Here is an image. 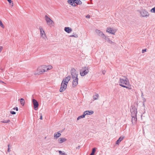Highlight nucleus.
Instances as JSON below:
<instances>
[{
    "instance_id": "nucleus-35",
    "label": "nucleus",
    "mask_w": 155,
    "mask_h": 155,
    "mask_svg": "<svg viewBox=\"0 0 155 155\" xmlns=\"http://www.w3.org/2000/svg\"><path fill=\"white\" fill-rule=\"evenodd\" d=\"M13 109L14 110H16V111H17L18 110V107H14L13 108Z\"/></svg>"
},
{
    "instance_id": "nucleus-9",
    "label": "nucleus",
    "mask_w": 155,
    "mask_h": 155,
    "mask_svg": "<svg viewBox=\"0 0 155 155\" xmlns=\"http://www.w3.org/2000/svg\"><path fill=\"white\" fill-rule=\"evenodd\" d=\"M116 31L115 29H114L110 27L107 28L106 30L107 32H108L112 35H115Z\"/></svg>"
},
{
    "instance_id": "nucleus-47",
    "label": "nucleus",
    "mask_w": 155,
    "mask_h": 155,
    "mask_svg": "<svg viewBox=\"0 0 155 155\" xmlns=\"http://www.w3.org/2000/svg\"><path fill=\"white\" fill-rule=\"evenodd\" d=\"M142 96H143V94L142 93Z\"/></svg>"
},
{
    "instance_id": "nucleus-7",
    "label": "nucleus",
    "mask_w": 155,
    "mask_h": 155,
    "mask_svg": "<svg viewBox=\"0 0 155 155\" xmlns=\"http://www.w3.org/2000/svg\"><path fill=\"white\" fill-rule=\"evenodd\" d=\"M139 12L142 17H147L149 15V14L146 10H140Z\"/></svg>"
},
{
    "instance_id": "nucleus-16",
    "label": "nucleus",
    "mask_w": 155,
    "mask_h": 155,
    "mask_svg": "<svg viewBox=\"0 0 155 155\" xmlns=\"http://www.w3.org/2000/svg\"><path fill=\"white\" fill-rule=\"evenodd\" d=\"M68 2L69 4H71L73 6H76L75 2H74V0H68Z\"/></svg>"
},
{
    "instance_id": "nucleus-32",
    "label": "nucleus",
    "mask_w": 155,
    "mask_h": 155,
    "mask_svg": "<svg viewBox=\"0 0 155 155\" xmlns=\"http://www.w3.org/2000/svg\"><path fill=\"white\" fill-rule=\"evenodd\" d=\"M70 37H74L75 38H77L78 37V35L77 34H75L74 35H72L70 36Z\"/></svg>"
},
{
    "instance_id": "nucleus-24",
    "label": "nucleus",
    "mask_w": 155,
    "mask_h": 155,
    "mask_svg": "<svg viewBox=\"0 0 155 155\" xmlns=\"http://www.w3.org/2000/svg\"><path fill=\"white\" fill-rule=\"evenodd\" d=\"M75 4L80 5L82 3L81 2L80 0H74Z\"/></svg>"
},
{
    "instance_id": "nucleus-31",
    "label": "nucleus",
    "mask_w": 155,
    "mask_h": 155,
    "mask_svg": "<svg viewBox=\"0 0 155 155\" xmlns=\"http://www.w3.org/2000/svg\"><path fill=\"white\" fill-rule=\"evenodd\" d=\"M0 26L2 28H4L5 27L4 26V25L3 24L2 22V21L0 20Z\"/></svg>"
},
{
    "instance_id": "nucleus-39",
    "label": "nucleus",
    "mask_w": 155,
    "mask_h": 155,
    "mask_svg": "<svg viewBox=\"0 0 155 155\" xmlns=\"http://www.w3.org/2000/svg\"><path fill=\"white\" fill-rule=\"evenodd\" d=\"M49 68V70L51 69L52 68V66H49V67L48 68Z\"/></svg>"
},
{
    "instance_id": "nucleus-6",
    "label": "nucleus",
    "mask_w": 155,
    "mask_h": 155,
    "mask_svg": "<svg viewBox=\"0 0 155 155\" xmlns=\"http://www.w3.org/2000/svg\"><path fill=\"white\" fill-rule=\"evenodd\" d=\"M67 84L65 82L62 81L61 87L60 89V92H62L64 91L67 88Z\"/></svg>"
},
{
    "instance_id": "nucleus-2",
    "label": "nucleus",
    "mask_w": 155,
    "mask_h": 155,
    "mask_svg": "<svg viewBox=\"0 0 155 155\" xmlns=\"http://www.w3.org/2000/svg\"><path fill=\"white\" fill-rule=\"evenodd\" d=\"M89 72L88 67H83L80 71V74L81 76H84Z\"/></svg>"
},
{
    "instance_id": "nucleus-30",
    "label": "nucleus",
    "mask_w": 155,
    "mask_h": 155,
    "mask_svg": "<svg viewBox=\"0 0 155 155\" xmlns=\"http://www.w3.org/2000/svg\"><path fill=\"white\" fill-rule=\"evenodd\" d=\"M59 152L60 155H66L64 152L63 153L61 151L59 150Z\"/></svg>"
},
{
    "instance_id": "nucleus-28",
    "label": "nucleus",
    "mask_w": 155,
    "mask_h": 155,
    "mask_svg": "<svg viewBox=\"0 0 155 155\" xmlns=\"http://www.w3.org/2000/svg\"><path fill=\"white\" fill-rule=\"evenodd\" d=\"M96 148H94L92 149V151L91 153V155H94V153L96 151Z\"/></svg>"
},
{
    "instance_id": "nucleus-19",
    "label": "nucleus",
    "mask_w": 155,
    "mask_h": 155,
    "mask_svg": "<svg viewBox=\"0 0 155 155\" xmlns=\"http://www.w3.org/2000/svg\"><path fill=\"white\" fill-rule=\"evenodd\" d=\"M132 120L131 121L132 124H134L136 122L137 120V116H131Z\"/></svg>"
},
{
    "instance_id": "nucleus-15",
    "label": "nucleus",
    "mask_w": 155,
    "mask_h": 155,
    "mask_svg": "<svg viewBox=\"0 0 155 155\" xmlns=\"http://www.w3.org/2000/svg\"><path fill=\"white\" fill-rule=\"evenodd\" d=\"M39 28L40 30L41 35L42 36H43L44 35H45V31L40 26L39 27Z\"/></svg>"
},
{
    "instance_id": "nucleus-14",
    "label": "nucleus",
    "mask_w": 155,
    "mask_h": 155,
    "mask_svg": "<svg viewBox=\"0 0 155 155\" xmlns=\"http://www.w3.org/2000/svg\"><path fill=\"white\" fill-rule=\"evenodd\" d=\"M67 139L65 138H60L58 139V143H61L65 142Z\"/></svg>"
},
{
    "instance_id": "nucleus-13",
    "label": "nucleus",
    "mask_w": 155,
    "mask_h": 155,
    "mask_svg": "<svg viewBox=\"0 0 155 155\" xmlns=\"http://www.w3.org/2000/svg\"><path fill=\"white\" fill-rule=\"evenodd\" d=\"M71 78V76H68L67 77L65 78L62 81L64 82H65L66 83L68 84V81L70 80Z\"/></svg>"
},
{
    "instance_id": "nucleus-26",
    "label": "nucleus",
    "mask_w": 155,
    "mask_h": 155,
    "mask_svg": "<svg viewBox=\"0 0 155 155\" xmlns=\"http://www.w3.org/2000/svg\"><path fill=\"white\" fill-rule=\"evenodd\" d=\"M20 104L22 106H24L25 104V100L23 98H21L20 101Z\"/></svg>"
},
{
    "instance_id": "nucleus-29",
    "label": "nucleus",
    "mask_w": 155,
    "mask_h": 155,
    "mask_svg": "<svg viewBox=\"0 0 155 155\" xmlns=\"http://www.w3.org/2000/svg\"><path fill=\"white\" fill-rule=\"evenodd\" d=\"M9 3V4L12 6H13V3L12 1V0H7Z\"/></svg>"
},
{
    "instance_id": "nucleus-18",
    "label": "nucleus",
    "mask_w": 155,
    "mask_h": 155,
    "mask_svg": "<svg viewBox=\"0 0 155 155\" xmlns=\"http://www.w3.org/2000/svg\"><path fill=\"white\" fill-rule=\"evenodd\" d=\"M64 31L68 33H70L72 31V29L71 28L68 27H66L64 29Z\"/></svg>"
},
{
    "instance_id": "nucleus-34",
    "label": "nucleus",
    "mask_w": 155,
    "mask_h": 155,
    "mask_svg": "<svg viewBox=\"0 0 155 155\" xmlns=\"http://www.w3.org/2000/svg\"><path fill=\"white\" fill-rule=\"evenodd\" d=\"M146 51V49H143L142 50V52L143 53Z\"/></svg>"
},
{
    "instance_id": "nucleus-23",
    "label": "nucleus",
    "mask_w": 155,
    "mask_h": 155,
    "mask_svg": "<svg viewBox=\"0 0 155 155\" xmlns=\"http://www.w3.org/2000/svg\"><path fill=\"white\" fill-rule=\"evenodd\" d=\"M104 38L106 39L107 41L109 43H110V44H114V42H113L112 41L108 38H107L106 37V38L105 37H104Z\"/></svg>"
},
{
    "instance_id": "nucleus-5",
    "label": "nucleus",
    "mask_w": 155,
    "mask_h": 155,
    "mask_svg": "<svg viewBox=\"0 0 155 155\" xmlns=\"http://www.w3.org/2000/svg\"><path fill=\"white\" fill-rule=\"evenodd\" d=\"M71 74L72 78L78 77V74L76 70L74 68H72L71 71Z\"/></svg>"
},
{
    "instance_id": "nucleus-40",
    "label": "nucleus",
    "mask_w": 155,
    "mask_h": 155,
    "mask_svg": "<svg viewBox=\"0 0 155 155\" xmlns=\"http://www.w3.org/2000/svg\"><path fill=\"white\" fill-rule=\"evenodd\" d=\"M80 148V146H79L76 147V149H79Z\"/></svg>"
},
{
    "instance_id": "nucleus-8",
    "label": "nucleus",
    "mask_w": 155,
    "mask_h": 155,
    "mask_svg": "<svg viewBox=\"0 0 155 155\" xmlns=\"http://www.w3.org/2000/svg\"><path fill=\"white\" fill-rule=\"evenodd\" d=\"M130 111L131 114V116H136L137 113V109L134 107L130 109Z\"/></svg>"
},
{
    "instance_id": "nucleus-27",
    "label": "nucleus",
    "mask_w": 155,
    "mask_h": 155,
    "mask_svg": "<svg viewBox=\"0 0 155 155\" xmlns=\"http://www.w3.org/2000/svg\"><path fill=\"white\" fill-rule=\"evenodd\" d=\"M1 122L3 123H7L10 122V120L9 119H8L7 120H3L1 121Z\"/></svg>"
},
{
    "instance_id": "nucleus-41",
    "label": "nucleus",
    "mask_w": 155,
    "mask_h": 155,
    "mask_svg": "<svg viewBox=\"0 0 155 155\" xmlns=\"http://www.w3.org/2000/svg\"><path fill=\"white\" fill-rule=\"evenodd\" d=\"M7 151L8 152H9L11 151V150H10V148H8Z\"/></svg>"
},
{
    "instance_id": "nucleus-33",
    "label": "nucleus",
    "mask_w": 155,
    "mask_h": 155,
    "mask_svg": "<svg viewBox=\"0 0 155 155\" xmlns=\"http://www.w3.org/2000/svg\"><path fill=\"white\" fill-rule=\"evenodd\" d=\"M10 113L12 114H16V112L14 111H11Z\"/></svg>"
},
{
    "instance_id": "nucleus-20",
    "label": "nucleus",
    "mask_w": 155,
    "mask_h": 155,
    "mask_svg": "<svg viewBox=\"0 0 155 155\" xmlns=\"http://www.w3.org/2000/svg\"><path fill=\"white\" fill-rule=\"evenodd\" d=\"M61 135V133H59L58 132L57 133H55L54 134V137L55 139H57L59 137H60Z\"/></svg>"
},
{
    "instance_id": "nucleus-3",
    "label": "nucleus",
    "mask_w": 155,
    "mask_h": 155,
    "mask_svg": "<svg viewBox=\"0 0 155 155\" xmlns=\"http://www.w3.org/2000/svg\"><path fill=\"white\" fill-rule=\"evenodd\" d=\"M45 18L47 24L49 26L51 27L52 25L54 24V22L47 15H46L45 17Z\"/></svg>"
},
{
    "instance_id": "nucleus-11",
    "label": "nucleus",
    "mask_w": 155,
    "mask_h": 155,
    "mask_svg": "<svg viewBox=\"0 0 155 155\" xmlns=\"http://www.w3.org/2000/svg\"><path fill=\"white\" fill-rule=\"evenodd\" d=\"M32 102L34 109L35 110H37L38 107V102L36 100L34 99L32 100Z\"/></svg>"
},
{
    "instance_id": "nucleus-4",
    "label": "nucleus",
    "mask_w": 155,
    "mask_h": 155,
    "mask_svg": "<svg viewBox=\"0 0 155 155\" xmlns=\"http://www.w3.org/2000/svg\"><path fill=\"white\" fill-rule=\"evenodd\" d=\"M49 70V68H44L43 66H40L37 69L38 74H41Z\"/></svg>"
},
{
    "instance_id": "nucleus-22",
    "label": "nucleus",
    "mask_w": 155,
    "mask_h": 155,
    "mask_svg": "<svg viewBox=\"0 0 155 155\" xmlns=\"http://www.w3.org/2000/svg\"><path fill=\"white\" fill-rule=\"evenodd\" d=\"M85 116V113H84V112L83 113V114L82 115L79 116L77 118V120H78L81 118H84Z\"/></svg>"
},
{
    "instance_id": "nucleus-1",
    "label": "nucleus",
    "mask_w": 155,
    "mask_h": 155,
    "mask_svg": "<svg viewBox=\"0 0 155 155\" xmlns=\"http://www.w3.org/2000/svg\"><path fill=\"white\" fill-rule=\"evenodd\" d=\"M119 85L122 87L126 88L129 89H130V87H128L129 84V82L127 78H125V79L120 78L119 82Z\"/></svg>"
},
{
    "instance_id": "nucleus-44",
    "label": "nucleus",
    "mask_w": 155,
    "mask_h": 155,
    "mask_svg": "<svg viewBox=\"0 0 155 155\" xmlns=\"http://www.w3.org/2000/svg\"><path fill=\"white\" fill-rule=\"evenodd\" d=\"M151 10H155V7H154L153 8H152Z\"/></svg>"
},
{
    "instance_id": "nucleus-17",
    "label": "nucleus",
    "mask_w": 155,
    "mask_h": 155,
    "mask_svg": "<svg viewBox=\"0 0 155 155\" xmlns=\"http://www.w3.org/2000/svg\"><path fill=\"white\" fill-rule=\"evenodd\" d=\"M85 113V115H91L94 113V111L92 110H87L84 112Z\"/></svg>"
},
{
    "instance_id": "nucleus-10",
    "label": "nucleus",
    "mask_w": 155,
    "mask_h": 155,
    "mask_svg": "<svg viewBox=\"0 0 155 155\" xmlns=\"http://www.w3.org/2000/svg\"><path fill=\"white\" fill-rule=\"evenodd\" d=\"M72 79H73V81H72V86L73 87H76L78 84V77Z\"/></svg>"
},
{
    "instance_id": "nucleus-38",
    "label": "nucleus",
    "mask_w": 155,
    "mask_h": 155,
    "mask_svg": "<svg viewBox=\"0 0 155 155\" xmlns=\"http://www.w3.org/2000/svg\"><path fill=\"white\" fill-rule=\"evenodd\" d=\"M106 72V71L105 70L103 71H102V74H105Z\"/></svg>"
},
{
    "instance_id": "nucleus-46",
    "label": "nucleus",
    "mask_w": 155,
    "mask_h": 155,
    "mask_svg": "<svg viewBox=\"0 0 155 155\" xmlns=\"http://www.w3.org/2000/svg\"><path fill=\"white\" fill-rule=\"evenodd\" d=\"M0 82L4 83V82L3 81H0Z\"/></svg>"
},
{
    "instance_id": "nucleus-36",
    "label": "nucleus",
    "mask_w": 155,
    "mask_h": 155,
    "mask_svg": "<svg viewBox=\"0 0 155 155\" xmlns=\"http://www.w3.org/2000/svg\"><path fill=\"white\" fill-rule=\"evenodd\" d=\"M90 15H88L86 16V17L87 18H90Z\"/></svg>"
},
{
    "instance_id": "nucleus-12",
    "label": "nucleus",
    "mask_w": 155,
    "mask_h": 155,
    "mask_svg": "<svg viewBox=\"0 0 155 155\" xmlns=\"http://www.w3.org/2000/svg\"><path fill=\"white\" fill-rule=\"evenodd\" d=\"M99 35L101 36H103V38H104L105 37V38H106V36L103 33V32L101 31L100 30L98 29H96L95 31Z\"/></svg>"
},
{
    "instance_id": "nucleus-37",
    "label": "nucleus",
    "mask_w": 155,
    "mask_h": 155,
    "mask_svg": "<svg viewBox=\"0 0 155 155\" xmlns=\"http://www.w3.org/2000/svg\"><path fill=\"white\" fill-rule=\"evenodd\" d=\"M40 119L41 120H42V119H43V118H42V114H41V116H40Z\"/></svg>"
},
{
    "instance_id": "nucleus-21",
    "label": "nucleus",
    "mask_w": 155,
    "mask_h": 155,
    "mask_svg": "<svg viewBox=\"0 0 155 155\" xmlns=\"http://www.w3.org/2000/svg\"><path fill=\"white\" fill-rule=\"evenodd\" d=\"M124 138V137L121 136L117 140L116 143L117 144H119L121 141L123 140Z\"/></svg>"
},
{
    "instance_id": "nucleus-43",
    "label": "nucleus",
    "mask_w": 155,
    "mask_h": 155,
    "mask_svg": "<svg viewBox=\"0 0 155 155\" xmlns=\"http://www.w3.org/2000/svg\"><path fill=\"white\" fill-rule=\"evenodd\" d=\"M2 47H0V52H1L2 50Z\"/></svg>"
},
{
    "instance_id": "nucleus-45",
    "label": "nucleus",
    "mask_w": 155,
    "mask_h": 155,
    "mask_svg": "<svg viewBox=\"0 0 155 155\" xmlns=\"http://www.w3.org/2000/svg\"><path fill=\"white\" fill-rule=\"evenodd\" d=\"M9 146H10V145L9 144H8V148H10Z\"/></svg>"
},
{
    "instance_id": "nucleus-42",
    "label": "nucleus",
    "mask_w": 155,
    "mask_h": 155,
    "mask_svg": "<svg viewBox=\"0 0 155 155\" xmlns=\"http://www.w3.org/2000/svg\"><path fill=\"white\" fill-rule=\"evenodd\" d=\"M150 11L152 13H155V10H150Z\"/></svg>"
},
{
    "instance_id": "nucleus-48",
    "label": "nucleus",
    "mask_w": 155,
    "mask_h": 155,
    "mask_svg": "<svg viewBox=\"0 0 155 155\" xmlns=\"http://www.w3.org/2000/svg\"><path fill=\"white\" fill-rule=\"evenodd\" d=\"M90 155H91V154H90Z\"/></svg>"
},
{
    "instance_id": "nucleus-25",
    "label": "nucleus",
    "mask_w": 155,
    "mask_h": 155,
    "mask_svg": "<svg viewBox=\"0 0 155 155\" xmlns=\"http://www.w3.org/2000/svg\"><path fill=\"white\" fill-rule=\"evenodd\" d=\"M99 97V95L98 94H96L95 95H94L93 96V99L94 100H96L98 99Z\"/></svg>"
}]
</instances>
